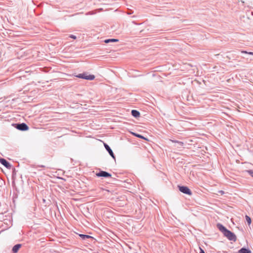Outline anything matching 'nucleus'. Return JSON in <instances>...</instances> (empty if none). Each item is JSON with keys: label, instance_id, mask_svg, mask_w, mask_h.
Masks as SVG:
<instances>
[{"label": "nucleus", "instance_id": "f257e3e1", "mask_svg": "<svg viewBox=\"0 0 253 253\" xmlns=\"http://www.w3.org/2000/svg\"><path fill=\"white\" fill-rule=\"evenodd\" d=\"M217 226L218 229L223 233L224 235L229 240L236 241V235L230 231L227 230L224 226L221 224H218Z\"/></svg>", "mask_w": 253, "mask_h": 253}, {"label": "nucleus", "instance_id": "f03ea898", "mask_svg": "<svg viewBox=\"0 0 253 253\" xmlns=\"http://www.w3.org/2000/svg\"><path fill=\"white\" fill-rule=\"evenodd\" d=\"M79 78H81L87 80L92 81L95 79V76L93 75H88L86 73L79 74L76 76Z\"/></svg>", "mask_w": 253, "mask_h": 253}, {"label": "nucleus", "instance_id": "7ed1b4c3", "mask_svg": "<svg viewBox=\"0 0 253 253\" xmlns=\"http://www.w3.org/2000/svg\"><path fill=\"white\" fill-rule=\"evenodd\" d=\"M179 190L180 192L186 194L188 195H191L192 192L191 190L188 188V187L186 186H178Z\"/></svg>", "mask_w": 253, "mask_h": 253}, {"label": "nucleus", "instance_id": "20e7f679", "mask_svg": "<svg viewBox=\"0 0 253 253\" xmlns=\"http://www.w3.org/2000/svg\"><path fill=\"white\" fill-rule=\"evenodd\" d=\"M16 128L20 130L23 131L27 130L29 128L28 126L24 123L18 124L17 125Z\"/></svg>", "mask_w": 253, "mask_h": 253}, {"label": "nucleus", "instance_id": "39448f33", "mask_svg": "<svg viewBox=\"0 0 253 253\" xmlns=\"http://www.w3.org/2000/svg\"><path fill=\"white\" fill-rule=\"evenodd\" d=\"M96 175L98 177L102 176L106 177L111 176V174L104 171H101L98 173H97Z\"/></svg>", "mask_w": 253, "mask_h": 253}, {"label": "nucleus", "instance_id": "423d86ee", "mask_svg": "<svg viewBox=\"0 0 253 253\" xmlns=\"http://www.w3.org/2000/svg\"><path fill=\"white\" fill-rule=\"evenodd\" d=\"M104 146L105 148H106V149L107 150V151L109 153V154L111 156V157L113 159H115V157L114 156V154L112 150L111 149L110 147L107 144H106V143H104Z\"/></svg>", "mask_w": 253, "mask_h": 253}, {"label": "nucleus", "instance_id": "0eeeda50", "mask_svg": "<svg viewBox=\"0 0 253 253\" xmlns=\"http://www.w3.org/2000/svg\"><path fill=\"white\" fill-rule=\"evenodd\" d=\"M0 163L4 166L7 168H10L11 167V165L10 164L6 161V160L1 158L0 159Z\"/></svg>", "mask_w": 253, "mask_h": 253}, {"label": "nucleus", "instance_id": "6e6552de", "mask_svg": "<svg viewBox=\"0 0 253 253\" xmlns=\"http://www.w3.org/2000/svg\"><path fill=\"white\" fill-rule=\"evenodd\" d=\"M21 247V244H17V245H15L12 248V251H13V253H17Z\"/></svg>", "mask_w": 253, "mask_h": 253}, {"label": "nucleus", "instance_id": "1a4fd4ad", "mask_svg": "<svg viewBox=\"0 0 253 253\" xmlns=\"http://www.w3.org/2000/svg\"><path fill=\"white\" fill-rule=\"evenodd\" d=\"M131 114L133 117L135 118H137L140 116V113L137 110H133L131 111Z\"/></svg>", "mask_w": 253, "mask_h": 253}, {"label": "nucleus", "instance_id": "9d476101", "mask_svg": "<svg viewBox=\"0 0 253 253\" xmlns=\"http://www.w3.org/2000/svg\"><path fill=\"white\" fill-rule=\"evenodd\" d=\"M238 253H252V252L249 249L242 248L238 251Z\"/></svg>", "mask_w": 253, "mask_h": 253}, {"label": "nucleus", "instance_id": "9b49d317", "mask_svg": "<svg viewBox=\"0 0 253 253\" xmlns=\"http://www.w3.org/2000/svg\"><path fill=\"white\" fill-rule=\"evenodd\" d=\"M133 135L138 137V138H141V139H144L146 141H149V139L145 137H144L143 136L141 135H140V134H137V133H134V132H132L131 133Z\"/></svg>", "mask_w": 253, "mask_h": 253}, {"label": "nucleus", "instance_id": "f8f14e48", "mask_svg": "<svg viewBox=\"0 0 253 253\" xmlns=\"http://www.w3.org/2000/svg\"><path fill=\"white\" fill-rule=\"evenodd\" d=\"M119 40L118 39H108L105 40L104 42L105 43H109V42H117Z\"/></svg>", "mask_w": 253, "mask_h": 253}, {"label": "nucleus", "instance_id": "ddd939ff", "mask_svg": "<svg viewBox=\"0 0 253 253\" xmlns=\"http://www.w3.org/2000/svg\"><path fill=\"white\" fill-rule=\"evenodd\" d=\"M79 236L83 239H85L86 238H91V236H89V235H84V234H80Z\"/></svg>", "mask_w": 253, "mask_h": 253}, {"label": "nucleus", "instance_id": "4468645a", "mask_svg": "<svg viewBox=\"0 0 253 253\" xmlns=\"http://www.w3.org/2000/svg\"><path fill=\"white\" fill-rule=\"evenodd\" d=\"M246 219L249 225H250L252 222L251 218L248 215H246Z\"/></svg>", "mask_w": 253, "mask_h": 253}, {"label": "nucleus", "instance_id": "2eb2a0df", "mask_svg": "<svg viewBox=\"0 0 253 253\" xmlns=\"http://www.w3.org/2000/svg\"><path fill=\"white\" fill-rule=\"evenodd\" d=\"M171 141L172 142L178 143L181 146L183 145V143L182 142H180V141H176V140H171Z\"/></svg>", "mask_w": 253, "mask_h": 253}, {"label": "nucleus", "instance_id": "dca6fc26", "mask_svg": "<svg viewBox=\"0 0 253 253\" xmlns=\"http://www.w3.org/2000/svg\"><path fill=\"white\" fill-rule=\"evenodd\" d=\"M248 172L253 177V170H249Z\"/></svg>", "mask_w": 253, "mask_h": 253}, {"label": "nucleus", "instance_id": "f3484780", "mask_svg": "<svg viewBox=\"0 0 253 253\" xmlns=\"http://www.w3.org/2000/svg\"><path fill=\"white\" fill-rule=\"evenodd\" d=\"M200 253H205V252L204 251V250L202 248H200Z\"/></svg>", "mask_w": 253, "mask_h": 253}, {"label": "nucleus", "instance_id": "a211bd4d", "mask_svg": "<svg viewBox=\"0 0 253 253\" xmlns=\"http://www.w3.org/2000/svg\"><path fill=\"white\" fill-rule=\"evenodd\" d=\"M218 192L221 195H223L224 193V191L222 190L219 191Z\"/></svg>", "mask_w": 253, "mask_h": 253}, {"label": "nucleus", "instance_id": "6ab92c4d", "mask_svg": "<svg viewBox=\"0 0 253 253\" xmlns=\"http://www.w3.org/2000/svg\"><path fill=\"white\" fill-rule=\"evenodd\" d=\"M70 37L71 38L74 39H76V37L75 36H74V35H71Z\"/></svg>", "mask_w": 253, "mask_h": 253}, {"label": "nucleus", "instance_id": "aec40b11", "mask_svg": "<svg viewBox=\"0 0 253 253\" xmlns=\"http://www.w3.org/2000/svg\"><path fill=\"white\" fill-rule=\"evenodd\" d=\"M242 53H248V52H247V51H242Z\"/></svg>", "mask_w": 253, "mask_h": 253}, {"label": "nucleus", "instance_id": "412c9836", "mask_svg": "<svg viewBox=\"0 0 253 253\" xmlns=\"http://www.w3.org/2000/svg\"><path fill=\"white\" fill-rule=\"evenodd\" d=\"M248 54H251V55H253V52H248Z\"/></svg>", "mask_w": 253, "mask_h": 253}]
</instances>
